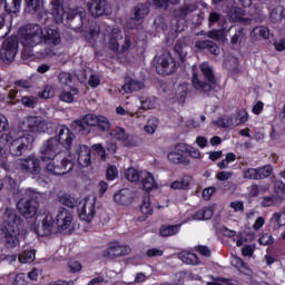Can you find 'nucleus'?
<instances>
[{
	"mask_svg": "<svg viewBox=\"0 0 285 285\" xmlns=\"http://www.w3.org/2000/svg\"><path fill=\"white\" fill-rule=\"evenodd\" d=\"M21 35V43L23 46L22 57H26V51L30 48H35L39 46V43H48L49 46L52 43L53 46H59L61 43V37L59 36V31L57 29L48 28L46 30V35H43V29L41 26L37 23L27 24L24 28L20 29Z\"/></svg>",
	"mask_w": 285,
	"mask_h": 285,
	"instance_id": "nucleus-1",
	"label": "nucleus"
},
{
	"mask_svg": "<svg viewBox=\"0 0 285 285\" xmlns=\"http://www.w3.org/2000/svg\"><path fill=\"white\" fill-rule=\"evenodd\" d=\"M1 230L3 234L4 248L12 250L20 244L21 230H23V220L12 207H6L2 215Z\"/></svg>",
	"mask_w": 285,
	"mask_h": 285,
	"instance_id": "nucleus-2",
	"label": "nucleus"
},
{
	"mask_svg": "<svg viewBox=\"0 0 285 285\" xmlns=\"http://www.w3.org/2000/svg\"><path fill=\"white\" fill-rule=\"evenodd\" d=\"M191 85L195 90L203 95L213 92L217 86V78H215V71L208 62L200 65V75L197 71H193Z\"/></svg>",
	"mask_w": 285,
	"mask_h": 285,
	"instance_id": "nucleus-3",
	"label": "nucleus"
},
{
	"mask_svg": "<svg viewBox=\"0 0 285 285\" xmlns=\"http://www.w3.org/2000/svg\"><path fill=\"white\" fill-rule=\"evenodd\" d=\"M0 139L4 141V144H9V153L13 157H21V155L31 150L32 144L35 142V136L31 134H23L16 139L12 138L10 134H2Z\"/></svg>",
	"mask_w": 285,
	"mask_h": 285,
	"instance_id": "nucleus-4",
	"label": "nucleus"
},
{
	"mask_svg": "<svg viewBox=\"0 0 285 285\" xmlns=\"http://www.w3.org/2000/svg\"><path fill=\"white\" fill-rule=\"evenodd\" d=\"M17 210L24 219L37 222V213H39L37 193L32 191V189H27L23 197L17 202Z\"/></svg>",
	"mask_w": 285,
	"mask_h": 285,
	"instance_id": "nucleus-5",
	"label": "nucleus"
},
{
	"mask_svg": "<svg viewBox=\"0 0 285 285\" xmlns=\"http://www.w3.org/2000/svg\"><path fill=\"white\" fill-rule=\"evenodd\" d=\"M156 59V72L163 77H168L177 70V62L169 51H165L163 55L155 58Z\"/></svg>",
	"mask_w": 285,
	"mask_h": 285,
	"instance_id": "nucleus-6",
	"label": "nucleus"
},
{
	"mask_svg": "<svg viewBox=\"0 0 285 285\" xmlns=\"http://www.w3.org/2000/svg\"><path fill=\"white\" fill-rule=\"evenodd\" d=\"M75 168V161H72V158L63 157V158H53L50 163L47 165V171L51 173V175H68L70 170Z\"/></svg>",
	"mask_w": 285,
	"mask_h": 285,
	"instance_id": "nucleus-7",
	"label": "nucleus"
},
{
	"mask_svg": "<svg viewBox=\"0 0 285 285\" xmlns=\"http://www.w3.org/2000/svg\"><path fill=\"white\" fill-rule=\"evenodd\" d=\"M39 153L41 161H52L61 153L59 140L55 137L45 140L39 148Z\"/></svg>",
	"mask_w": 285,
	"mask_h": 285,
	"instance_id": "nucleus-8",
	"label": "nucleus"
},
{
	"mask_svg": "<svg viewBox=\"0 0 285 285\" xmlns=\"http://www.w3.org/2000/svg\"><path fill=\"white\" fill-rule=\"evenodd\" d=\"M130 245H124L119 240L109 243L108 247L102 252L105 259H119V257H126L131 253Z\"/></svg>",
	"mask_w": 285,
	"mask_h": 285,
	"instance_id": "nucleus-9",
	"label": "nucleus"
},
{
	"mask_svg": "<svg viewBox=\"0 0 285 285\" xmlns=\"http://www.w3.org/2000/svg\"><path fill=\"white\" fill-rule=\"evenodd\" d=\"M66 26L70 30H79L83 28V19H86V10L83 8H76L65 13Z\"/></svg>",
	"mask_w": 285,
	"mask_h": 285,
	"instance_id": "nucleus-10",
	"label": "nucleus"
},
{
	"mask_svg": "<svg viewBox=\"0 0 285 285\" xmlns=\"http://www.w3.org/2000/svg\"><path fill=\"white\" fill-rule=\"evenodd\" d=\"M18 170L22 173H30V175H39L41 173V160L35 155H30L26 159L18 160L16 163Z\"/></svg>",
	"mask_w": 285,
	"mask_h": 285,
	"instance_id": "nucleus-11",
	"label": "nucleus"
},
{
	"mask_svg": "<svg viewBox=\"0 0 285 285\" xmlns=\"http://www.w3.org/2000/svg\"><path fill=\"white\" fill-rule=\"evenodd\" d=\"M19 52V41L14 38H8L3 41L0 55L7 63H12Z\"/></svg>",
	"mask_w": 285,
	"mask_h": 285,
	"instance_id": "nucleus-12",
	"label": "nucleus"
},
{
	"mask_svg": "<svg viewBox=\"0 0 285 285\" xmlns=\"http://www.w3.org/2000/svg\"><path fill=\"white\" fill-rule=\"evenodd\" d=\"M56 132L57 135L53 137V139L58 140L59 147L61 148L62 146V148H66V150H71L72 141H75V132H72V130L65 125L58 126Z\"/></svg>",
	"mask_w": 285,
	"mask_h": 285,
	"instance_id": "nucleus-13",
	"label": "nucleus"
},
{
	"mask_svg": "<svg viewBox=\"0 0 285 285\" xmlns=\"http://www.w3.org/2000/svg\"><path fill=\"white\" fill-rule=\"evenodd\" d=\"M88 11L95 19L104 17V14H110V6L108 0H90L87 3Z\"/></svg>",
	"mask_w": 285,
	"mask_h": 285,
	"instance_id": "nucleus-14",
	"label": "nucleus"
},
{
	"mask_svg": "<svg viewBox=\"0 0 285 285\" xmlns=\"http://www.w3.org/2000/svg\"><path fill=\"white\" fill-rule=\"evenodd\" d=\"M77 210L79 219L87 222L88 224L95 219V215L97 214L95 204L86 200H79Z\"/></svg>",
	"mask_w": 285,
	"mask_h": 285,
	"instance_id": "nucleus-15",
	"label": "nucleus"
},
{
	"mask_svg": "<svg viewBox=\"0 0 285 285\" xmlns=\"http://www.w3.org/2000/svg\"><path fill=\"white\" fill-rule=\"evenodd\" d=\"M92 149L87 145H79L76 149L75 157H77V163L81 168H88L92 164L91 160Z\"/></svg>",
	"mask_w": 285,
	"mask_h": 285,
	"instance_id": "nucleus-16",
	"label": "nucleus"
},
{
	"mask_svg": "<svg viewBox=\"0 0 285 285\" xmlns=\"http://www.w3.org/2000/svg\"><path fill=\"white\" fill-rule=\"evenodd\" d=\"M56 225L59 230H68L72 225V213L70 210L60 207L56 216Z\"/></svg>",
	"mask_w": 285,
	"mask_h": 285,
	"instance_id": "nucleus-17",
	"label": "nucleus"
},
{
	"mask_svg": "<svg viewBox=\"0 0 285 285\" xmlns=\"http://www.w3.org/2000/svg\"><path fill=\"white\" fill-rule=\"evenodd\" d=\"M27 124L29 128V132H36L40 135V132H46L48 130V125L46 120L39 116H29L27 118Z\"/></svg>",
	"mask_w": 285,
	"mask_h": 285,
	"instance_id": "nucleus-18",
	"label": "nucleus"
},
{
	"mask_svg": "<svg viewBox=\"0 0 285 285\" xmlns=\"http://www.w3.org/2000/svg\"><path fill=\"white\" fill-rule=\"evenodd\" d=\"M197 8H199V6H197L196 3H185L178 9L174 10V17L178 21H184L188 17V14L197 11Z\"/></svg>",
	"mask_w": 285,
	"mask_h": 285,
	"instance_id": "nucleus-19",
	"label": "nucleus"
},
{
	"mask_svg": "<svg viewBox=\"0 0 285 285\" xmlns=\"http://www.w3.org/2000/svg\"><path fill=\"white\" fill-rule=\"evenodd\" d=\"M144 88V83L139 80H135L130 77L125 78V83L121 87V90L126 92V95H130L131 92H137Z\"/></svg>",
	"mask_w": 285,
	"mask_h": 285,
	"instance_id": "nucleus-20",
	"label": "nucleus"
},
{
	"mask_svg": "<svg viewBox=\"0 0 285 285\" xmlns=\"http://www.w3.org/2000/svg\"><path fill=\"white\" fill-rule=\"evenodd\" d=\"M141 186L142 190H146V193H150L153 188H157V181L155 180V176L153 173L149 171H141Z\"/></svg>",
	"mask_w": 285,
	"mask_h": 285,
	"instance_id": "nucleus-21",
	"label": "nucleus"
},
{
	"mask_svg": "<svg viewBox=\"0 0 285 285\" xmlns=\"http://www.w3.org/2000/svg\"><path fill=\"white\" fill-rule=\"evenodd\" d=\"M134 20L141 21V19H146L147 14L150 13V6L148 3H138L134 7Z\"/></svg>",
	"mask_w": 285,
	"mask_h": 285,
	"instance_id": "nucleus-22",
	"label": "nucleus"
},
{
	"mask_svg": "<svg viewBox=\"0 0 285 285\" xmlns=\"http://www.w3.org/2000/svg\"><path fill=\"white\" fill-rule=\"evenodd\" d=\"M71 128L78 135H85V136L90 135V132L92 130L90 127H88V125L86 124V120L83 118L73 120L71 122Z\"/></svg>",
	"mask_w": 285,
	"mask_h": 285,
	"instance_id": "nucleus-23",
	"label": "nucleus"
},
{
	"mask_svg": "<svg viewBox=\"0 0 285 285\" xmlns=\"http://www.w3.org/2000/svg\"><path fill=\"white\" fill-rule=\"evenodd\" d=\"M41 8H43V1L41 0H24V12L27 14H37V12H41Z\"/></svg>",
	"mask_w": 285,
	"mask_h": 285,
	"instance_id": "nucleus-24",
	"label": "nucleus"
},
{
	"mask_svg": "<svg viewBox=\"0 0 285 285\" xmlns=\"http://www.w3.org/2000/svg\"><path fill=\"white\" fill-rule=\"evenodd\" d=\"M167 159L168 161H170V164H176L180 166H190V159H188V157L176 151H170L167 155Z\"/></svg>",
	"mask_w": 285,
	"mask_h": 285,
	"instance_id": "nucleus-25",
	"label": "nucleus"
},
{
	"mask_svg": "<svg viewBox=\"0 0 285 285\" xmlns=\"http://www.w3.org/2000/svg\"><path fill=\"white\" fill-rule=\"evenodd\" d=\"M196 46L199 48V50H208V52L215 57L219 55V47H217V43L213 42L212 40H200L196 43Z\"/></svg>",
	"mask_w": 285,
	"mask_h": 285,
	"instance_id": "nucleus-26",
	"label": "nucleus"
},
{
	"mask_svg": "<svg viewBox=\"0 0 285 285\" xmlns=\"http://www.w3.org/2000/svg\"><path fill=\"white\" fill-rule=\"evenodd\" d=\"M213 215H215V206H206L202 209H198L195 213L194 219H198V220L213 219Z\"/></svg>",
	"mask_w": 285,
	"mask_h": 285,
	"instance_id": "nucleus-27",
	"label": "nucleus"
},
{
	"mask_svg": "<svg viewBox=\"0 0 285 285\" xmlns=\"http://www.w3.org/2000/svg\"><path fill=\"white\" fill-rule=\"evenodd\" d=\"M181 230V224L176 225H163L160 227L161 237H173V235H177Z\"/></svg>",
	"mask_w": 285,
	"mask_h": 285,
	"instance_id": "nucleus-28",
	"label": "nucleus"
},
{
	"mask_svg": "<svg viewBox=\"0 0 285 285\" xmlns=\"http://www.w3.org/2000/svg\"><path fill=\"white\" fill-rule=\"evenodd\" d=\"M59 202L63 206H67V208H75L76 206L77 208H79V198H76L70 194H65L60 196Z\"/></svg>",
	"mask_w": 285,
	"mask_h": 285,
	"instance_id": "nucleus-29",
	"label": "nucleus"
},
{
	"mask_svg": "<svg viewBox=\"0 0 285 285\" xmlns=\"http://www.w3.org/2000/svg\"><path fill=\"white\" fill-rule=\"evenodd\" d=\"M274 196L277 198L276 200L284 204L285 200V184L282 180H276L274 183Z\"/></svg>",
	"mask_w": 285,
	"mask_h": 285,
	"instance_id": "nucleus-30",
	"label": "nucleus"
},
{
	"mask_svg": "<svg viewBox=\"0 0 285 285\" xmlns=\"http://www.w3.org/2000/svg\"><path fill=\"white\" fill-rule=\"evenodd\" d=\"M55 228V217L52 214H47L42 219V230L45 235H51Z\"/></svg>",
	"mask_w": 285,
	"mask_h": 285,
	"instance_id": "nucleus-31",
	"label": "nucleus"
},
{
	"mask_svg": "<svg viewBox=\"0 0 285 285\" xmlns=\"http://www.w3.org/2000/svg\"><path fill=\"white\" fill-rule=\"evenodd\" d=\"M214 124L217 128H233L235 126V118L233 116H223L215 120Z\"/></svg>",
	"mask_w": 285,
	"mask_h": 285,
	"instance_id": "nucleus-32",
	"label": "nucleus"
},
{
	"mask_svg": "<svg viewBox=\"0 0 285 285\" xmlns=\"http://www.w3.org/2000/svg\"><path fill=\"white\" fill-rule=\"evenodd\" d=\"M125 176L128 181L137 184L141 179V171L130 167L126 170Z\"/></svg>",
	"mask_w": 285,
	"mask_h": 285,
	"instance_id": "nucleus-33",
	"label": "nucleus"
},
{
	"mask_svg": "<svg viewBox=\"0 0 285 285\" xmlns=\"http://www.w3.org/2000/svg\"><path fill=\"white\" fill-rule=\"evenodd\" d=\"M282 202H279L275 196H265L261 202L262 208H271L272 206H282Z\"/></svg>",
	"mask_w": 285,
	"mask_h": 285,
	"instance_id": "nucleus-34",
	"label": "nucleus"
},
{
	"mask_svg": "<svg viewBox=\"0 0 285 285\" xmlns=\"http://www.w3.org/2000/svg\"><path fill=\"white\" fill-rule=\"evenodd\" d=\"M75 95H79V89L77 88H71L70 91H62L60 94V101H65L66 104H72L75 101Z\"/></svg>",
	"mask_w": 285,
	"mask_h": 285,
	"instance_id": "nucleus-35",
	"label": "nucleus"
},
{
	"mask_svg": "<svg viewBox=\"0 0 285 285\" xmlns=\"http://www.w3.org/2000/svg\"><path fill=\"white\" fill-rule=\"evenodd\" d=\"M140 212L142 213V215H145V217H150V215H153V206L150 204V197L149 196H145L142 198V203L140 206Z\"/></svg>",
	"mask_w": 285,
	"mask_h": 285,
	"instance_id": "nucleus-36",
	"label": "nucleus"
},
{
	"mask_svg": "<svg viewBox=\"0 0 285 285\" xmlns=\"http://www.w3.org/2000/svg\"><path fill=\"white\" fill-rule=\"evenodd\" d=\"M7 14H17L21 8V0H12V9H8V2L6 0H0V6H3Z\"/></svg>",
	"mask_w": 285,
	"mask_h": 285,
	"instance_id": "nucleus-37",
	"label": "nucleus"
},
{
	"mask_svg": "<svg viewBox=\"0 0 285 285\" xmlns=\"http://www.w3.org/2000/svg\"><path fill=\"white\" fill-rule=\"evenodd\" d=\"M36 259V252L35 249L31 250H24L20 257H19V262L21 264H32V262Z\"/></svg>",
	"mask_w": 285,
	"mask_h": 285,
	"instance_id": "nucleus-38",
	"label": "nucleus"
},
{
	"mask_svg": "<svg viewBox=\"0 0 285 285\" xmlns=\"http://www.w3.org/2000/svg\"><path fill=\"white\" fill-rule=\"evenodd\" d=\"M234 266L235 268H237V271H239V273H243V275H248V273L250 272V268H248V264L239 257H236L234 259Z\"/></svg>",
	"mask_w": 285,
	"mask_h": 285,
	"instance_id": "nucleus-39",
	"label": "nucleus"
},
{
	"mask_svg": "<svg viewBox=\"0 0 285 285\" xmlns=\"http://www.w3.org/2000/svg\"><path fill=\"white\" fill-rule=\"evenodd\" d=\"M258 169V180L259 179H268L271 175H273V165H265L263 167H257Z\"/></svg>",
	"mask_w": 285,
	"mask_h": 285,
	"instance_id": "nucleus-40",
	"label": "nucleus"
},
{
	"mask_svg": "<svg viewBox=\"0 0 285 285\" xmlns=\"http://www.w3.org/2000/svg\"><path fill=\"white\" fill-rule=\"evenodd\" d=\"M96 126L100 132H108L110 130V121L105 116H99Z\"/></svg>",
	"mask_w": 285,
	"mask_h": 285,
	"instance_id": "nucleus-41",
	"label": "nucleus"
},
{
	"mask_svg": "<svg viewBox=\"0 0 285 285\" xmlns=\"http://www.w3.org/2000/svg\"><path fill=\"white\" fill-rule=\"evenodd\" d=\"M119 177V169L115 165H109L106 170L107 181H115Z\"/></svg>",
	"mask_w": 285,
	"mask_h": 285,
	"instance_id": "nucleus-42",
	"label": "nucleus"
},
{
	"mask_svg": "<svg viewBox=\"0 0 285 285\" xmlns=\"http://www.w3.org/2000/svg\"><path fill=\"white\" fill-rule=\"evenodd\" d=\"M20 101L24 108H37L39 99L35 96H23Z\"/></svg>",
	"mask_w": 285,
	"mask_h": 285,
	"instance_id": "nucleus-43",
	"label": "nucleus"
},
{
	"mask_svg": "<svg viewBox=\"0 0 285 285\" xmlns=\"http://www.w3.org/2000/svg\"><path fill=\"white\" fill-rule=\"evenodd\" d=\"M244 179H252L253 181H259V174L257 168H247L243 171Z\"/></svg>",
	"mask_w": 285,
	"mask_h": 285,
	"instance_id": "nucleus-44",
	"label": "nucleus"
},
{
	"mask_svg": "<svg viewBox=\"0 0 285 285\" xmlns=\"http://www.w3.org/2000/svg\"><path fill=\"white\" fill-rule=\"evenodd\" d=\"M159 126V120L157 118H150L147 121V125L145 126V132L147 135H155V131L157 130Z\"/></svg>",
	"mask_w": 285,
	"mask_h": 285,
	"instance_id": "nucleus-45",
	"label": "nucleus"
},
{
	"mask_svg": "<svg viewBox=\"0 0 285 285\" xmlns=\"http://www.w3.org/2000/svg\"><path fill=\"white\" fill-rule=\"evenodd\" d=\"M82 120H85V124L91 129L99 122V116L95 114H87L82 116Z\"/></svg>",
	"mask_w": 285,
	"mask_h": 285,
	"instance_id": "nucleus-46",
	"label": "nucleus"
},
{
	"mask_svg": "<svg viewBox=\"0 0 285 285\" xmlns=\"http://www.w3.org/2000/svg\"><path fill=\"white\" fill-rule=\"evenodd\" d=\"M181 0H153V3L156 8H164L167 10V8L171 6H177L179 4Z\"/></svg>",
	"mask_w": 285,
	"mask_h": 285,
	"instance_id": "nucleus-47",
	"label": "nucleus"
},
{
	"mask_svg": "<svg viewBox=\"0 0 285 285\" xmlns=\"http://www.w3.org/2000/svg\"><path fill=\"white\" fill-rule=\"evenodd\" d=\"M40 99H52L55 97V89L51 85H47L43 89L39 92Z\"/></svg>",
	"mask_w": 285,
	"mask_h": 285,
	"instance_id": "nucleus-48",
	"label": "nucleus"
},
{
	"mask_svg": "<svg viewBox=\"0 0 285 285\" xmlns=\"http://www.w3.org/2000/svg\"><path fill=\"white\" fill-rule=\"evenodd\" d=\"M111 135L118 141H124V139L128 137V134L126 132V129L124 127H116L115 129L111 130Z\"/></svg>",
	"mask_w": 285,
	"mask_h": 285,
	"instance_id": "nucleus-49",
	"label": "nucleus"
},
{
	"mask_svg": "<svg viewBox=\"0 0 285 285\" xmlns=\"http://www.w3.org/2000/svg\"><path fill=\"white\" fill-rule=\"evenodd\" d=\"M246 37V29L239 28L236 30L235 35L232 37V46H237L242 39Z\"/></svg>",
	"mask_w": 285,
	"mask_h": 285,
	"instance_id": "nucleus-50",
	"label": "nucleus"
},
{
	"mask_svg": "<svg viewBox=\"0 0 285 285\" xmlns=\"http://www.w3.org/2000/svg\"><path fill=\"white\" fill-rule=\"evenodd\" d=\"M285 17V9L284 7H279L277 9H273L271 12V19L275 21H282Z\"/></svg>",
	"mask_w": 285,
	"mask_h": 285,
	"instance_id": "nucleus-51",
	"label": "nucleus"
},
{
	"mask_svg": "<svg viewBox=\"0 0 285 285\" xmlns=\"http://www.w3.org/2000/svg\"><path fill=\"white\" fill-rule=\"evenodd\" d=\"M114 202H116V204H120V206H128V196L120 190L114 195Z\"/></svg>",
	"mask_w": 285,
	"mask_h": 285,
	"instance_id": "nucleus-52",
	"label": "nucleus"
},
{
	"mask_svg": "<svg viewBox=\"0 0 285 285\" xmlns=\"http://www.w3.org/2000/svg\"><path fill=\"white\" fill-rule=\"evenodd\" d=\"M157 105V100L155 97H147L145 100H141V107L144 110H153Z\"/></svg>",
	"mask_w": 285,
	"mask_h": 285,
	"instance_id": "nucleus-53",
	"label": "nucleus"
},
{
	"mask_svg": "<svg viewBox=\"0 0 285 285\" xmlns=\"http://www.w3.org/2000/svg\"><path fill=\"white\" fill-rule=\"evenodd\" d=\"M230 13H232V19H234V21L238 23L239 20L246 14V11L240 7H235L232 9Z\"/></svg>",
	"mask_w": 285,
	"mask_h": 285,
	"instance_id": "nucleus-54",
	"label": "nucleus"
},
{
	"mask_svg": "<svg viewBox=\"0 0 285 285\" xmlns=\"http://www.w3.org/2000/svg\"><path fill=\"white\" fill-rule=\"evenodd\" d=\"M261 246H273L275 238L271 234H263L258 239Z\"/></svg>",
	"mask_w": 285,
	"mask_h": 285,
	"instance_id": "nucleus-55",
	"label": "nucleus"
},
{
	"mask_svg": "<svg viewBox=\"0 0 285 285\" xmlns=\"http://www.w3.org/2000/svg\"><path fill=\"white\" fill-rule=\"evenodd\" d=\"M58 79L60 83H63L65 86H70V83H72V75L69 72H60Z\"/></svg>",
	"mask_w": 285,
	"mask_h": 285,
	"instance_id": "nucleus-56",
	"label": "nucleus"
},
{
	"mask_svg": "<svg viewBox=\"0 0 285 285\" xmlns=\"http://www.w3.org/2000/svg\"><path fill=\"white\" fill-rule=\"evenodd\" d=\"M122 144H125L127 148H137V138L127 134L126 138L122 140Z\"/></svg>",
	"mask_w": 285,
	"mask_h": 285,
	"instance_id": "nucleus-57",
	"label": "nucleus"
},
{
	"mask_svg": "<svg viewBox=\"0 0 285 285\" xmlns=\"http://www.w3.org/2000/svg\"><path fill=\"white\" fill-rule=\"evenodd\" d=\"M219 19H222V14L217 11H212L208 17V26H215V23L219 22Z\"/></svg>",
	"mask_w": 285,
	"mask_h": 285,
	"instance_id": "nucleus-58",
	"label": "nucleus"
},
{
	"mask_svg": "<svg viewBox=\"0 0 285 285\" xmlns=\"http://www.w3.org/2000/svg\"><path fill=\"white\" fill-rule=\"evenodd\" d=\"M109 49L111 52H115L116 55H119L120 50H119V41L117 40V38L111 37L109 39Z\"/></svg>",
	"mask_w": 285,
	"mask_h": 285,
	"instance_id": "nucleus-59",
	"label": "nucleus"
},
{
	"mask_svg": "<svg viewBox=\"0 0 285 285\" xmlns=\"http://www.w3.org/2000/svg\"><path fill=\"white\" fill-rule=\"evenodd\" d=\"M28 281L26 279V273H18L14 276L13 285H26Z\"/></svg>",
	"mask_w": 285,
	"mask_h": 285,
	"instance_id": "nucleus-60",
	"label": "nucleus"
},
{
	"mask_svg": "<svg viewBox=\"0 0 285 285\" xmlns=\"http://www.w3.org/2000/svg\"><path fill=\"white\" fill-rule=\"evenodd\" d=\"M14 86H17V88H21L22 90H29V88H32V83L30 82V80H16L14 81Z\"/></svg>",
	"mask_w": 285,
	"mask_h": 285,
	"instance_id": "nucleus-61",
	"label": "nucleus"
},
{
	"mask_svg": "<svg viewBox=\"0 0 285 285\" xmlns=\"http://www.w3.org/2000/svg\"><path fill=\"white\" fill-rule=\"evenodd\" d=\"M88 85L91 88H99V86L101 85V79L97 75H91L89 77Z\"/></svg>",
	"mask_w": 285,
	"mask_h": 285,
	"instance_id": "nucleus-62",
	"label": "nucleus"
},
{
	"mask_svg": "<svg viewBox=\"0 0 285 285\" xmlns=\"http://www.w3.org/2000/svg\"><path fill=\"white\" fill-rule=\"evenodd\" d=\"M254 32L262 37V39H268L269 30L266 27H256Z\"/></svg>",
	"mask_w": 285,
	"mask_h": 285,
	"instance_id": "nucleus-63",
	"label": "nucleus"
},
{
	"mask_svg": "<svg viewBox=\"0 0 285 285\" xmlns=\"http://www.w3.org/2000/svg\"><path fill=\"white\" fill-rule=\"evenodd\" d=\"M94 149L97 153L98 157H100L101 161H106V148L101 146V144L94 145Z\"/></svg>",
	"mask_w": 285,
	"mask_h": 285,
	"instance_id": "nucleus-64",
	"label": "nucleus"
}]
</instances>
